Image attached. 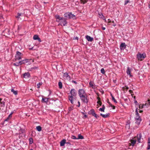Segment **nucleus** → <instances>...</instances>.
<instances>
[{"label":"nucleus","instance_id":"f257e3e1","mask_svg":"<svg viewBox=\"0 0 150 150\" xmlns=\"http://www.w3.org/2000/svg\"><path fill=\"white\" fill-rule=\"evenodd\" d=\"M142 135L141 134H137L136 137H134L132 139L130 140V143H129V144H130L131 145L133 146L136 143L137 140L139 143H140L141 139L142 138Z\"/></svg>","mask_w":150,"mask_h":150},{"label":"nucleus","instance_id":"f03ea898","mask_svg":"<svg viewBox=\"0 0 150 150\" xmlns=\"http://www.w3.org/2000/svg\"><path fill=\"white\" fill-rule=\"evenodd\" d=\"M70 93L71 96H69V100L70 101L71 103L73 104L74 103L73 101V98L76 96V92L75 90L73 89L71 90Z\"/></svg>","mask_w":150,"mask_h":150},{"label":"nucleus","instance_id":"7ed1b4c3","mask_svg":"<svg viewBox=\"0 0 150 150\" xmlns=\"http://www.w3.org/2000/svg\"><path fill=\"white\" fill-rule=\"evenodd\" d=\"M135 112V120H136L135 123L137 125H139L141 121V119L140 116L139 115L137 108L136 109Z\"/></svg>","mask_w":150,"mask_h":150},{"label":"nucleus","instance_id":"20e7f679","mask_svg":"<svg viewBox=\"0 0 150 150\" xmlns=\"http://www.w3.org/2000/svg\"><path fill=\"white\" fill-rule=\"evenodd\" d=\"M23 56V54L18 51H17L15 55V61L21 59Z\"/></svg>","mask_w":150,"mask_h":150},{"label":"nucleus","instance_id":"39448f33","mask_svg":"<svg viewBox=\"0 0 150 150\" xmlns=\"http://www.w3.org/2000/svg\"><path fill=\"white\" fill-rule=\"evenodd\" d=\"M32 60V62H34V59H25L20 61V65L22 64H25V63H28L27 64H31L30 61Z\"/></svg>","mask_w":150,"mask_h":150},{"label":"nucleus","instance_id":"423d86ee","mask_svg":"<svg viewBox=\"0 0 150 150\" xmlns=\"http://www.w3.org/2000/svg\"><path fill=\"white\" fill-rule=\"evenodd\" d=\"M146 57V54L145 53H143L141 54L140 53H138L137 54V58L138 60L142 61Z\"/></svg>","mask_w":150,"mask_h":150},{"label":"nucleus","instance_id":"0eeeda50","mask_svg":"<svg viewBox=\"0 0 150 150\" xmlns=\"http://www.w3.org/2000/svg\"><path fill=\"white\" fill-rule=\"evenodd\" d=\"M78 94L80 97L87 95L85 91L83 89H80L78 91Z\"/></svg>","mask_w":150,"mask_h":150},{"label":"nucleus","instance_id":"6e6552de","mask_svg":"<svg viewBox=\"0 0 150 150\" xmlns=\"http://www.w3.org/2000/svg\"><path fill=\"white\" fill-rule=\"evenodd\" d=\"M87 97H88L87 95L85 96H83L80 98L81 99L83 103L87 104L88 102Z\"/></svg>","mask_w":150,"mask_h":150},{"label":"nucleus","instance_id":"1a4fd4ad","mask_svg":"<svg viewBox=\"0 0 150 150\" xmlns=\"http://www.w3.org/2000/svg\"><path fill=\"white\" fill-rule=\"evenodd\" d=\"M55 17L56 19V21L58 22H60V21L64 19V18L63 17H60L59 15H56L55 16Z\"/></svg>","mask_w":150,"mask_h":150},{"label":"nucleus","instance_id":"9d476101","mask_svg":"<svg viewBox=\"0 0 150 150\" xmlns=\"http://www.w3.org/2000/svg\"><path fill=\"white\" fill-rule=\"evenodd\" d=\"M126 45L125 43H122L120 46V48L121 50H123L126 48Z\"/></svg>","mask_w":150,"mask_h":150},{"label":"nucleus","instance_id":"9b49d317","mask_svg":"<svg viewBox=\"0 0 150 150\" xmlns=\"http://www.w3.org/2000/svg\"><path fill=\"white\" fill-rule=\"evenodd\" d=\"M149 105H150V100H149L147 101V103H146L145 105H143L141 106V105H139V108H142L144 106H146Z\"/></svg>","mask_w":150,"mask_h":150},{"label":"nucleus","instance_id":"f8f14e48","mask_svg":"<svg viewBox=\"0 0 150 150\" xmlns=\"http://www.w3.org/2000/svg\"><path fill=\"white\" fill-rule=\"evenodd\" d=\"M33 39L34 40H38L39 42H41V40L39 38L38 36L36 35H35L33 37Z\"/></svg>","mask_w":150,"mask_h":150},{"label":"nucleus","instance_id":"ddd939ff","mask_svg":"<svg viewBox=\"0 0 150 150\" xmlns=\"http://www.w3.org/2000/svg\"><path fill=\"white\" fill-rule=\"evenodd\" d=\"M23 76L24 78H28L30 77V74L29 72L25 73L23 74Z\"/></svg>","mask_w":150,"mask_h":150},{"label":"nucleus","instance_id":"4468645a","mask_svg":"<svg viewBox=\"0 0 150 150\" xmlns=\"http://www.w3.org/2000/svg\"><path fill=\"white\" fill-rule=\"evenodd\" d=\"M71 13L70 12H68L66 13H65L64 15V16L66 18H67L70 19V15L71 14Z\"/></svg>","mask_w":150,"mask_h":150},{"label":"nucleus","instance_id":"2eb2a0df","mask_svg":"<svg viewBox=\"0 0 150 150\" xmlns=\"http://www.w3.org/2000/svg\"><path fill=\"white\" fill-rule=\"evenodd\" d=\"M86 38L88 41L90 42L92 41L93 40V38H92L88 35H86Z\"/></svg>","mask_w":150,"mask_h":150},{"label":"nucleus","instance_id":"dca6fc26","mask_svg":"<svg viewBox=\"0 0 150 150\" xmlns=\"http://www.w3.org/2000/svg\"><path fill=\"white\" fill-rule=\"evenodd\" d=\"M66 140L65 139H64L61 141L60 143V145L61 146H64L66 143Z\"/></svg>","mask_w":150,"mask_h":150},{"label":"nucleus","instance_id":"f3484780","mask_svg":"<svg viewBox=\"0 0 150 150\" xmlns=\"http://www.w3.org/2000/svg\"><path fill=\"white\" fill-rule=\"evenodd\" d=\"M63 24L64 26H65L67 24V22L66 19L64 18L62 21L61 22V23H60L59 24Z\"/></svg>","mask_w":150,"mask_h":150},{"label":"nucleus","instance_id":"a211bd4d","mask_svg":"<svg viewBox=\"0 0 150 150\" xmlns=\"http://www.w3.org/2000/svg\"><path fill=\"white\" fill-rule=\"evenodd\" d=\"M126 72L127 73V74L129 75L130 76H131L132 75L131 74V69L129 68V67H128L127 68V69L126 71Z\"/></svg>","mask_w":150,"mask_h":150},{"label":"nucleus","instance_id":"6ab92c4d","mask_svg":"<svg viewBox=\"0 0 150 150\" xmlns=\"http://www.w3.org/2000/svg\"><path fill=\"white\" fill-rule=\"evenodd\" d=\"M100 115L103 118H106L109 116V114L107 113L106 114L104 115L101 113L100 114Z\"/></svg>","mask_w":150,"mask_h":150},{"label":"nucleus","instance_id":"aec40b11","mask_svg":"<svg viewBox=\"0 0 150 150\" xmlns=\"http://www.w3.org/2000/svg\"><path fill=\"white\" fill-rule=\"evenodd\" d=\"M69 76L68 73L67 72L64 73V74L63 77L64 79L67 78Z\"/></svg>","mask_w":150,"mask_h":150},{"label":"nucleus","instance_id":"412c9836","mask_svg":"<svg viewBox=\"0 0 150 150\" xmlns=\"http://www.w3.org/2000/svg\"><path fill=\"white\" fill-rule=\"evenodd\" d=\"M36 129L38 131L40 132L42 129V128L40 126H38L36 127Z\"/></svg>","mask_w":150,"mask_h":150},{"label":"nucleus","instance_id":"4be33fe9","mask_svg":"<svg viewBox=\"0 0 150 150\" xmlns=\"http://www.w3.org/2000/svg\"><path fill=\"white\" fill-rule=\"evenodd\" d=\"M83 137L81 134H78V138H77V139H83Z\"/></svg>","mask_w":150,"mask_h":150},{"label":"nucleus","instance_id":"5701e85b","mask_svg":"<svg viewBox=\"0 0 150 150\" xmlns=\"http://www.w3.org/2000/svg\"><path fill=\"white\" fill-rule=\"evenodd\" d=\"M11 92L13 93L15 95H16L17 94V91H15L13 89H12L11 90Z\"/></svg>","mask_w":150,"mask_h":150},{"label":"nucleus","instance_id":"b1692460","mask_svg":"<svg viewBox=\"0 0 150 150\" xmlns=\"http://www.w3.org/2000/svg\"><path fill=\"white\" fill-rule=\"evenodd\" d=\"M42 100L44 102L47 103L48 101V98H42Z\"/></svg>","mask_w":150,"mask_h":150},{"label":"nucleus","instance_id":"393cba45","mask_svg":"<svg viewBox=\"0 0 150 150\" xmlns=\"http://www.w3.org/2000/svg\"><path fill=\"white\" fill-rule=\"evenodd\" d=\"M89 85H90L91 87L92 88H94V86L93 85V82H92V81H91L89 82Z\"/></svg>","mask_w":150,"mask_h":150},{"label":"nucleus","instance_id":"a878e982","mask_svg":"<svg viewBox=\"0 0 150 150\" xmlns=\"http://www.w3.org/2000/svg\"><path fill=\"white\" fill-rule=\"evenodd\" d=\"M99 17L103 19H105V18L104 16L101 13L99 14Z\"/></svg>","mask_w":150,"mask_h":150},{"label":"nucleus","instance_id":"bb28decb","mask_svg":"<svg viewBox=\"0 0 150 150\" xmlns=\"http://www.w3.org/2000/svg\"><path fill=\"white\" fill-rule=\"evenodd\" d=\"M20 64V62H16V63H14L13 64V65L16 66H18L20 65H21Z\"/></svg>","mask_w":150,"mask_h":150},{"label":"nucleus","instance_id":"cd10ccee","mask_svg":"<svg viewBox=\"0 0 150 150\" xmlns=\"http://www.w3.org/2000/svg\"><path fill=\"white\" fill-rule=\"evenodd\" d=\"M58 85L59 86V87L60 88H62V83L61 82H59Z\"/></svg>","mask_w":150,"mask_h":150},{"label":"nucleus","instance_id":"c85d7f7f","mask_svg":"<svg viewBox=\"0 0 150 150\" xmlns=\"http://www.w3.org/2000/svg\"><path fill=\"white\" fill-rule=\"evenodd\" d=\"M0 105L2 107H4L5 105V103L2 101L0 103Z\"/></svg>","mask_w":150,"mask_h":150},{"label":"nucleus","instance_id":"c756f323","mask_svg":"<svg viewBox=\"0 0 150 150\" xmlns=\"http://www.w3.org/2000/svg\"><path fill=\"white\" fill-rule=\"evenodd\" d=\"M70 19L73 18L74 19L75 18V16L72 14L71 13V14L70 15Z\"/></svg>","mask_w":150,"mask_h":150},{"label":"nucleus","instance_id":"7c9ffc66","mask_svg":"<svg viewBox=\"0 0 150 150\" xmlns=\"http://www.w3.org/2000/svg\"><path fill=\"white\" fill-rule=\"evenodd\" d=\"M111 97L112 98V100H113L115 103H117V101H116V100H115V98H114L113 96H112L111 94Z\"/></svg>","mask_w":150,"mask_h":150},{"label":"nucleus","instance_id":"2f4dec72","mask_svg":"<svg viewBox=\"0 0 150 150\" xmlns=\"http://www.w3.org/2000/svg\"><path fill=\"white\" fill-rule=\"evenodd\" d=\"M42 84V82L39 83H38L37 84V88H39L40 87V86Z\"/></svg>","mask_w":150,"mask_h":150},{"label":"nucleus","instance_id":"473e14b6","mask_svg":"<svg viewBox=\"0 0 150 150\" xmlns=\"http://www.w3.org/2000/svg\"><path fill=\"white\" fill-rule=\"evenodd\" d=\"M29 141L30 142V144H31L33 143V140L32 138H30L29 139Z\"/></svg>","mask_w":150,"mask_h":150},{"label":"nucleus","instance_id":"72a5a7b5","mask_svg":"<svg viewBox=\"0 0 150 150\" xmlns=\"http://www.w3.org/2000/svg\"><path fill=\"white\" fill-rule=\"evenodd\" d=\"M100 71L103 74H104L105 73V70L103 68H102L101 69Z\"/></svg>","mask_w":150,"mask_h":150},{"label":"nucleus","instance_id":"f704fd0d","mask_svg":"<svg viewBox=\"0 0 150 150\" xmlns=\"http://www.w3.org/2000/svg\"><path fill=\"white\" fill-rule=\"evenodd\" d=\"M92 115L96 118H97L99 117V116H98L95 113H93V114Z\"/></svg>","mask_w":150,"mask_h":150},{"label":"nucleus","instance_id":"c9c22d12","mask_svg":"<svg viewBox=\"0 0 150 150\" xmlns=\"http://www.w3.org/2000/svg\"><path fill=\"white\" fill-rule=\"evenodd\" d=\"M104 108H100L99 110L102 112H104Z\"/></svg>","mask_w":150,"mask_h":150},{"label":"nucleus","instance_id":"e433bc0d","mask_svg":"<svg viewBox=\"0 0 150 150\" xmlns=\"http://www.w3.org/2000/svg\"><path fill=\"white\" fill-rule=\"evenodd\" d=\"M71 138L73 139H77V138H76V137L74 135L72 136L71 137Z\"/></svg>","mask_w":150,"mask_h":150},{"label":"nucleus","instance_id":"4c0bfd02","mask_svg":"<svg viewBox=\"0 0 150 150\" xmlns=\"http://www.w3.org/2000/svg\"><path fill=\"white\" fill-rule=\"evenodd\" d=\"M129 2V0H125V5L127 4Z\"/></svg>","mask_w":150,"mask_h":150},{"label":"nucleus","instance_id":"58836bf2","mask_svg":"<svg viewBox=\"0 0 150 150\" xmlns=\"http://www.w3.org/2000/svg\"><path fill=\"white\" fill-rule=\"evenodd\" d=\"M97 103L98 104L100 105H101L102 104V103L100 100H98L97 102Z\"/></svg>","mask_w":150,"mask_h":150},{"label":"nucleus","instance_id":"ea45409f","mask_svg":"<svg viewBox=\"0 0 150 150\" xmlns=\"http://www.w3.org/2000/svg\"><path fill=\"white\" fill-rule=\"evenodd\" d=\"M12 114V113L9 115L8 118L6 120H8L9 119V117H11Z\"/></svg>","mask_w":150,"mask_h":150},{"label":"nucleus","instance_id":"a19ab883","mask_svg":"<svg viewBox=\"0 0 150 150\" xmlns=\"http://www.w3.org/2000/svg\"><path fill=\"white\" fill-rule=\"evenodd\" d=\"M21 13H18V16L16 17L17 18H19L20 16L21 15Z\"/></svg>","mask_w":150,"mask_h":150},{"label":"nucleus","instance_id":"79ce46f5","mask_svg":"<svg viewBox=\"0 0 150 150\" xmlns=\"http://www.w3.org/2000/svg\"><path fill=\"white\" fill-rule=\"evenodd\" d=\"M95 113L94 110H91V113L92 115L93 114V113Z\"/></svg>","mask_w":150,"mask_h":150},{"label":"nucleus","instance_id":"37998d69","mask_svg":"<svg viewBox=\"0 0 150 150\" xmlns=\"http://www.w3.org/2000/svg\"><path fill=\"white\" fill-rule=\"evenodd\" d=\"M78 105H77V106L78 107H79L80 106V103L79 101H78Z\"/></svg>","mask_w":150,"mask_h":150},{"label":"nucleus","instance_id":"c03bdc74","mask_svg":"<svg viewBox=\"0 0 150 150\" xmlns=\"http://www.w3.org/2000/svg\"><path fill=\"white\" fill-rule=\"evenodd\" d=\"M148 145L150 146V140L149 139L148 140Z\"/></svg>","mask_w":150,"mask_h":150},{"label":"nucleus","instance_id":"a18cd8bd","mask_svg":"<svg viewBox=\"0 0 150 150\" xmlns=\"http://www.w3.org/2000/svg\"><path fill=\"white\" fill-rule=\"evenodd\" d=\"M111 107H112L113 109H115V106L113 105H112Z\"/></svg>","mask_w":150,"mask_h":150},{"label":"nucleus","instance_id":"49530a36","mask_svg":"<svg viewBox=\"0 0 150 150\" xmlns=\"http://www.w3.org/2000/svg\"><path fill=\"white\" fill-rule=\"evenodd\" d=\"M87 117V115H85V114L84 115V117L86 118Z\"/></svg>","mask_w":150,"mask_h":150},{"label":"nucleus","instance_id":"de8ad7c7","mask_svg":"<svg viewBox=\"0 0 150 150\" xmlns=\"http://www.w3.org/2000/svg\"><path fill=\"white\" fill-rule=\"evenodd\" d=\"M108 103L109 105L111 106V107L112 106V105L110 103L108 102Z\"/></svg>","mask_w":150,"mask_h":150},{"label":"nucleus","instance_id":"09e8293b","mask_svg":"<svg viewBox=\"0 0 150 150\" xmlns=\"http://www.w3.org/2000/svg\"><path fill=\"white\" fill-rule=\"evenodd\" d=\"M38 68V67H33V69H37Z\"/></svg>","mask_w":150,"mask_h":150},{"label":"nucleus","instance_id":"8fccbe9b","mask_svg":"<svg viewBox=\"0 0 150 150\" xmlns=\"http://www.w3.org/2000/svg\"><path fill=\"white\" fill-rule=\"evenodd\" d=\"M72 82L74 83L75 84L76 83V82L75 81H72Z\"/></svg>","mask_w":150,"mask_h":150},{"label":"nucleus","instance_id":"3c124183","mask_svg":"<svg viewBox=\"0 0 150 150\" xmlns=\"http://www.w3.org/2000/svg\"><path fill=\"white\" fill-rule=\"evenodd\" d=\"M147 149H150V146H149L148 145V147H147Z\"/></svg>","mask_w":150,"mask_h":150},{"label":"nucleus","instance_id":"603ef678","mask_svg":"<svg viewBox=\"0 0 150 150\" xmlns=\"http://www.w3.org/2000/svg\"><path fill=\"white\" fill-rule=\"evenodd\" d=\"M129 92L130 93H132V91H131V90H129Z\"/></svg>","mask_w":150,"mask_h":150},{"label":"nucleus","instance_id":"864d4df0","mask_svg":"<svg viewBox=\"0 0 150 150\" xmlns=\"http://www.w3.org/2000/svg\"><path fill=\"white\" fill-rule=\"evenodd\" d=\"M134 103H137V101L136 100H134Z\"/></svg>","mask_w":150,"mask_h":150},{"label":"nucleus","instance_id":"5fc2aeb1","mask_svg":"<svg viewBox=\"0 0 150 150\" xmlns=\"http://www.w3.org/2000/svg\"><path fill=\"white\" fill-rule=\"evenodd\" d=\"M108 22L109 23H110V22H111V21L110 20V19H108Z\"/></svg>","mask_w":150,"mask_h":150},{"label":"nucleus","instance_id":"6e6d98bb","mask_svg":"<svg viewBox=\"0 0 150 150\" xmlns=\"http://www.w3.org/2000/svg\"><path fill=\"white\" fill-rule=\"evenodd\" d=\"M102 28L103 30H104L105 29V27H103Z\"/></svg>","mask_w":150,"mask_h":150},{"label":"nucleus","instance_id":"4d7b16f0","mask_svg":"<svg viewBox=\"0 0 150 150\" xmlns=\"http://www.w3.org/2000/svg\"><path fill=\"white\" fill-rule=\"evenodd\" d=\"M97 99H98V100H100V98H99V97H98V98H97Z\"/></svg>","mask_w":150,"mask_h":150},{"label":"nucleus","instance_id":"13d9d810","mask_svg":"<svg viewBox=\"0 0 150 150\" xmlns=\"http://www.w3.org/2000/svg\"><path fill=\"white\" fill-rule=\"evenodd\" d=\"M2 99L1 98H0V103L1 102H2L1 101V100H2Z\"/></svg>","mask_w":150,"mask_h":150},{"label":"nucleus","instance_id":"bf43d9fd","mask_svg":"<svg viewBox=\"0 0 150 150\" xmlns=\"http://www.w3.org/2000/svg\"><path fill=\"white\" fill-rule=\"evenodd\" d=\"M102 108H104V109H105V107L104 105H103V107Z\"/></svg>","mask_w":150,"mask_h":150},{"label":"nucleus","instance_id":"052dcab7","mask_svg":"<svg viewBox=\"0 0 150 150\" xmlns=\"http://www.w3.org/2000/svg\"><path fill=\"white\" fill-rule=\"evenodd\" d=\"M143 112L142 110H140V111H139V112H140H140Z\"/></svg>","mask_w":150,"mask_h":150},{"label":"nucleus","instance_id":"680f3d73","mask_svg":"<svg viewBox=\"0 0 150 150\" xmlns=\"http://www.w3.org/2000/svg\"><path fill=\"white\" fill-rule=\"evenodd\" d=\"M33 47H32V48H29V50H31L33 49Z\"/></svg>","mask_w":150,"mask_h":150},{"label":"nucleus","instance_id":"e2e57ef3","mask_svg":"<svg viewBox=\"0 0 150 150\" xmlns=\"http://www.w3.org/2000/svg\"><path fill=\"white\" fill-rule=\"evenodd\" d=\"M126 87V89H128V87Z\"/></svg>","mask_w":150,"mask_h":150},{"label":"nucleus","instance_id":"0e129e2a","mask_svg":"<svg viewBox=\"0 0 150 150\" xmlns=\"http://www.w3.org/2000/svg\"><path fill=\"white\" fill-rule=\"evenodd\" d=\"M76 39L78 40V37H76Z\"/></svg>","mask_w":150,"mask_h":150},{"label":"nucleus","instance_id":"69168bd1","mask_svg":"<svg viewBox=\"0 0 150 150\" xmlns=\"http://www.w3.org/2000/svg\"><path fill=\"white\" fill-rule=\"evenodd\" d=\"M2 18H2V17H0V19H2Z\"/></svg>","mask_w":150,"mask_h":150},{"label":"nucleus","instance_id":"338daca9","mask_svg":"<svg viewBox=\"0 0 150 150\" xmlns=\"http://www.w3.org/2000/svg\"><path fill=\"white\" fill-rule=\"evenodd\" d=\"M82 113L83 114H84V112H82Z\"/></svg>","mask_w":150,"mask_h":150},{"label":"nucleus","instance_id":"774afa93","mask_svg":"<svg viewBox=\"0 0 150 150\" xmlns=\"http://www.w3.org/2000/svg\"><path fill=\"white\" fill-rule=\"evenodd\" d=\"M149 7L150 8V5H149Z\"/></svg>","mask_w":150,"mask_h":150}]
</instances>
